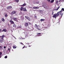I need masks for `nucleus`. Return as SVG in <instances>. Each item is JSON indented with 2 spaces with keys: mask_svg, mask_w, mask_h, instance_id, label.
<instances>
[{
  "mask_svg": "<svg viewBox=\"0 0 64 64\" xmlns=\"http://www.w3.org/2000/svg\"><path fill=\"white\" fill-rule=\"evenodd\" d=\"M23 10L24 11H26L27 10H26V8H23Z\"/></svg>",
  "mask_w": 64,
  "mask_h": 64,
  "instance_id": "nucleus-18",
  "label": "nucleus"
},
{
  "mask_svg": "<svg viewBox=\"0 0 64 64\" xmlns=\"http://www.w3.org/2000/svg\"><path fill=\"white\" fill-rule=\"evenodd\" d=\"M41 34V33H40V34Z\"/></svg>",
  "mask_w": 64,
  "mask_h": 64,
  "instance_id": "nucleus-56",
  "label": "nucleus"
},
{
  "mask_svg": "<svg viewBox=\"0 0 64 64\" xmlns=\"http://www.w3.org/2000/svg\"><path fill=\"white\" fill-rule=\"evenodd\" d=\"M11 49V47H10V48H8V50H9V52H10Z\"/></svg>",
  "mask_w": 64,
  "mask_h": 64,
  "instance_id": "nucleus-12",
  "label": "nucleus"
},
{
  "mask_svg": "<svg viewBox=\"0 0 64 64\" xmlns=\"http://www.w3.org/2000/svg\"><path fill=\"white\" fill-rule=\"evenodd\" d=\"M59 12H60V13H62V10H60V11Z\"/></svg>",
  "mask_w": 64,
  "mask_h": 64,
  "instance_id": "nucleus-35",
  "label": "nucleus"
},
{
  "mask_svg": "<svg viewBox=\"0 0 64 64\" xmlns=\"http://www.w3.org/2000/svg\"><path fill=\"white\" fill-rule=\"evenodd\" d=\"M37 7H34L33 8H37Z\"/></svg>",
  "mask_w": 64,
  "mask_h": 64,
  "instance_id": "nucleus-38",
  "label": "nucleus"
},
{
  "mask_svg": "<svg viewBox=\"0 0 64 64\" xmlns=\"http://www.w3.org/2000/svg\"><path fill=\"white\" fill-rule=\"evenodd\" d=\"M25 18H26V19L28 20H29L30 21V18L28 16H25Z\"/></svg>",
  "mask_w": 64,
  "mask_h": 64,
  "instance_id": "nucleus-5",
  "label": "nucleus"
},
{
  "mask_svg": "<svg viewBox=\"0 0 64 64\" xmlns=\"http://www.w3.org/2000/svg\"><path fill=\"white\" fill-rule=\"evenodd\" d=\"M26 48H27V47H25Z\"/></svg>",
  "mask_w": 64,
  "mask_h": 64,
  "instance_id": "nucleus-55",
  "label": "nucleus"
},
{
  "mask_svg": "<svg viewBox=\"0 0 64 64\" xmlns=\"http://www.w3.org/2000/svg\"><path fill=\"white\" fill-rule=\"evenodd\" d=\"M56 4H58V5H59L58 4V0H56Z\"/></svg>",
  "mask_w": 64,
  "mask_h": 64,
  "instance_id": "nucleus-11",
  "label": "nucleus"
},
{
  "mask_svg": "<svg viewBox=\"0 0 64 64\" xmlns=\"http://www.w3.org/2000/svg\"><path fill=\"white\" fill-rule=\"evenodd\" d=\"M51 0L50 1V3H53L54 2V0Z\"/></svg>",
  "mask_w": 64,
  "mask_h": 64,
  "instance_id": "nucleus-19",
  "label": "nucleus"
},
{
  "mask_svg": "<svg viewBox=\"0 0 64 64\" xmlns=\"http://www.w3.org/2000/svg\"><path fill=\"white\" fill-rule=\"evenodd\" d=\"M4 48L5 49L6 48V46H4Z\"/></svg>",
  "mask_w": 64,
  "mask_h": 64,
  "instance_id": "nucleus-43",
  "label": "nucleus"
},
{
  "mask_svg": "<svg viewBox=\"0 0 64 64\" xmlns=\"http://www.w3.org/2000/svg\"><path fill=\"white\" fill-rule=\"evenodd\" d=\"M16 48V46L15 45L14 46H13V48L14 49H15Z\"/></svg>",
  "mask_w": 64,
  "mask_h": 64,
  "instance_id": "nucleus-20",
  "label": "nucleus"
},
{
  "mask_svg": "<svg viewBox=\"0 0 64 64\" xmlns=\"http://www.w3.org/2000/svg\"><path fill=\"white\" fill-rule=\"evenodd\" d=\"M22 10H23V8H20V10H21V11H22Z\"/></svg>",
  "mask_w": 64,
  "mask_h": 64,
  "instance_id": "nucleus-41",
  "label": "nucleus"
},
{
  "mask_svg": "<svg viewBox=\"0 0 64 64\" xmlns=\"http://www.w3.org/2000/svg\"><path fill=\"white\" fill-rule=\"evenodd\" d=\"M48 1V2H50V1L51 0H47Z\"/></svg>",
  "mask_w": 64,
  "mask_h": 64,
  "instance_id": "nucleus-39",
  "label": "nucleus"
},
{
  "mask_svg": "<svg viewBox=\"0 0 64 64\" xmlns=\"http://www.w3.org/2000/svg\"><path fill=\"white\" fill-rule=\"evenodd\" d=\"M7 32V30H6V29L5 28H4L3 29V30H2V32Z\"/></svg>",
  "mask_w": 64,
  "mask_h": 64,
  "instance_id": "nucleus-9",
  "label": "nucleus"
},
{
  "mask_svg": "<svg viewBox=\"0 0 64 64\" xmlns=\"http://www.w3.org/2000/svg\"><path fill=\"white\" fill-rule=\"evenodd\" d=\"M37 3V4H38L39 3V2H38V3Z\"/></svg>",
  "mask_w": 64,
  "mask_h": 64,
  "instance_id": "nucleus-51",
  "label": "nucleus"
},
{
  "mask_svg": "<svg viewBox=\"0 0 64 64\" xmlns=\"http://www.w3.org/2000/svg\"><path fill=\"white\" fill-rule=\"evenodd\" d=\"M1 20H0V23H1Z\"/></svg>",
  "mask_w": 64,
  "mask_h": 64,
  "instance_id": "nucleus-52",
  "label": "nucleus"
},
{
  "mask_svg": "<svg viewBox=\"0 0 64 64\" xmlns=\"http://www.w3.org/2000/svg\"><path fill=\"white\" fill-rule=\"evenodd\" d=\"M25 46L24 45V47H23V48H22V49L23 48H24L25 47Z\"/></svg>",
  "mask_w": 64,
  "mask_h": 64,
  "instance_id": "nucleus-37",
  "label": "nucleus"
},
{
  "mask_svg": "<svg viewBox=\"0 0 64 64\" xmlns=\"http://www.w3.org/2000/svg\"><path fill=\"white\" fill-rule=\"evenodd\" d=\"M12 8V6H8L7 8Z\"/></svg>",
  "mask_w": 64,
  "mask_h": 64,
  "instance_id": "nucleus-15",
  "label": "nucleus"
},
{
  "mask_svg": "<svg viewBox=\"0 0 64 64\" xmlns=\"http://www.w3.org/2000/svg\"><path fill=\"white\" fill-rule=\"evenodd\" d=\"M60 15H61V17H62V15H63V13H60Z\"/></svg>",
  "mask_w": 64,
  "mask_h": 64,
  "instance_id": "nucleus-23",
  "label": "nucleus"
},
{
  "mask_svg": "<svg viewBox=\"0 0 64 64\" xmlns=\"http://www.w3.org/2000/svg\"><path fill=\"white\" fill-rule=\"evenodd\" d=\"M40 33H38L37 34V36H40Z\"/></svg>",
  "mask_w": 64,
  "mask_h": 64,
  "instance_id": "nucleus-21",
  "label": "nucleus"
},
{
  "mask_svg": "<svg viewBox=\"0 0 64 64\" xmlns=\"http://www.w3.org/2000/svg\"><path fill=\"white\" fill-rule=\"evenodd\" d=\"M4 16L5 17H7L8 16V15L7 14H5Z\"/></svg>",
  "mask_w": 64,
  "mask_h": 64,
  "instance_id": "nucleus-25",
  "label": "nucleus"
},
{
  "mask_svg": "<svg viewBox=\"0 0 64 64\" xmlns=\"http://www.w3.org/2000/svg\"><path fill=\"white\" fill-rule=\"evenodd\" d=\"M28 22H26L24 24L25 27H27L28 26Z\"/></svg>",
  "mask_w": 64,
  "mask_h": 64,
  "instance_id": "nucleus-7",
  "label": "nucleus"
},
{
  "mask_svg": "<svg viewBox=\"0 0 64 64\" xmlns=\"http://www.w3.org/2000/svg\"><path fill=\"white\" fill-rule=\"evenodd\" d=\"M53 14H54V12H52V15H53Z\"/></svg>",
  "mask_w": 64,
  "mask_h": 64,
  "instance_id": "nucleus-42",
  "label": "nucleus"
},
{
  "mask_svg": "<svg viewBox=\"0 0 64 64\" xmlns=\"http://www.w3.org/2000/svg\"><path fill=\"white\" fill-rule=\"evenodd\" d=\"M59 8H57V9H54V10H58Z\"/></svg>",
  "mask_w": 64,
  "mask_h": 64,
  "instance_id": "nucleus-29",
  "label": "nucleus"
},
{
  "mask_svg": "<svg viewBox=\"0 0 64 64\" xmlns=\"http://www.w3.org/2000/svg\"><path fill=\"white\" fill-rule=\"evenodd\" d=\"M4 58H7V56H5Z\"/></svg>",
  "mask_w": 64,
  "mask_h": 64,
  "instance_id": "nucleus-36",
  "label": "nucleus"
},
{
  "mask_svg": "<svg viewBox=\"0 0 64 64\" xmlns=\"http://www.w3.org/2000/svg\"><path fill=\"white\" fill-rule=\"evenodd\" d=\"M30 46H30V45H29L28 46V47H30Z\"/></svg>",
  "mask_w": 64,
  "mask_h": 64,
  "instance_id": "nucleus-49",
  "label": "nucleus"
},
{
  "mask_svg": "<svg viewBox=\"0 0 64 64\" xmlns=\"http://www.w3.org/2000/svg\"><path fill=\"white\" fill-rule=\"evenodd\" d=\"M24 17H23L22 18H21V20H24Z\"/></svg>",
  "mask_w": 64,
  "mask_h": 64,
  "instance_id": "nucleus-31",
  "label": "nucleus"
},
{
  "mask_svg": "<svg viewBox=\"0 0 64 64\" xmlns=\"http://www.w3.org/2000/svg\"><path fill=\"white\" fill-rule=\"evenodd\" d=\"M4 40V39L1 38L0 40V42L2 43V42H3V40Z\"/></svg>",
  "mask_w": 64,
  "mask_h": 64,
  "instance_id": "nucleus-10",
  "label": "nucleus"
},
{
  "mask_svg": "<svg viewBox=\"0 0 64 64\" xmlns=\"http://www.w3.org/2000/svg\"><path fill=\"white\" fill-rule=\"evenodd\" d=\"M0 49L1 50H2V49H3V48L2 46H0Z\"/></svg>",
  "mask_w": 64,
  "mask_h": 64,
  "instance_id": "nucleus-24",
  "label": "nucleus"
},
{
  "mask_svg": "<svg viewBox=\"0 0 64 64\" xmlns=\"http://www.w3.org/2000/svg\"><path fill=\"white\" fill-rule=\"evenodd\" d=\"M40 12L42 11V10H40Z\"/></svg>",
  "mask_w": 64,
  "mask_h": 64,
  "instance_id": "nucleus-54",
  "label": "nucleus"
},
{
  "mask_svg": "<svg viewBox=\"0 0 64 64\" xmlns=\"http://www.w3.org/2000/svg\"><path fill=\"white\" fill-rule=\"evenodd\" d=\"M21 8H23L24 7V6L23 5H21L20 6Z\"/></svg>",
  "mask_w": 64,
  "mask_h": 64,
  "instance_id": "nucleus-17",
  "label": "nucleus"
},
{
  "mask_svg": "<svg viewBox=\"0 0 64 64\" xmlns=\"http://www.w3.org/2000/svg\"><path fill=\"white\" fill-rule=\"evenodd\" d=\"M34 18H35L36 19L37 18V16H35Z\"/></svg>",
  "mask_w": 64,
  "mask_h": 64,
  "instance_id": "nucleus-40",
  "label": "nucleus"
},
{
  "mask_svg": "<svg viewBox=\"0 0 64 64\" xmlns=\"http://www.w3.org/2000/svg\"><path fill=\"white\" fill-rule=\"evenodd\" d=\"M29 23H28V24H29L30 25L31 24V23H30V22H29Z\"/></svg>",
  "mask_w": 64,
  "mask_h": 64,
  "instance_id": "nucleus-45",
  "label": "nucleus"
},
{
  "mask_svg": "<svg viewBox=\"0 0 64 64\" xmlns=\"http://www.w3.org/2000/svg\"><path fill=\"white\" fill-rule=\"evenodd\" d=\"M4 36H5L4 35H3L2 36H1L2 38H1L3 39V38L4 37Z\"/></svg>",
  "mask_w": 64,
  "mask_h": 64,
  "instance_id": "nucleus-16",
  "label": "nucleus"
},
{
  "mask_svg": "<svg viewBox=\"0 0 64 64\" xmlns=\"http://www.w3.org/2000/svg\"><path fill=\"white\" fill-rule=\"evenodd\" d=\"M60 13H61L60 12H58L57 14V16H59Z\"/></svg>",
  "mask_w": 64,
  "mask_h": 64,
  "instance_id": "nucleus-13",
  "label": "nucleus"
},
{
  "mask_svg": "<svg viewBox=\"0 0 64 64\" xmlns=\"http://www.w3.org/2000/svg\"><path fill=\"white\" fill-rule=\"evenodd\" d=\"M14 36V38H15V37L14 36Z\"/></svg>",
  "mask_w": 64,
  "mask_h": 64,
  "instance_id": "nucleus-53",
  "label": "nucleus"
},
{
  "mask_svg": "<svg viewBox=\"0 0 64 64\" xmlns=\"http://www.w3.org/2000/svg\"><path fill=\"white\" fill-rule=\"evenodd\" d=\"M62 11H64V8H62Z\"/></svg>",
  "mask_w": 64,
  "mask_h": 64,
  "instance_id": "nucleus-32",
  "label": "nucleus"
},
{
  "mask_svg": "<svg viewBox=\"0 0 64 64\" xmlns=\"http://www.w3.org/2000/svg\"><path fill=\"white\" fill-rule=\"evenodd\" d=\"M60 8V6H59L58 8Z\"/></svg>",
  "mask_w": 64,
  "mask_h": 64,
  "instance_id": "nucleus-50",
  "label": "nucleus"
},
{
  "mask_svg": "<svg viewBox=\"0 0 64 64\" xmlns=\"http://www.w3.org/2000/svg\"><path fill=\"white\" fill-rule=\"evenodd\" d=\"M13 20L17 22H18V19H17V18H13Z\"/></svg>",
  "mask_w": 64,
  "mask_h": 64,
  "instance_id": "nucleus-2",
  "label": "nucleus"
},
{
  "mask_svg": "<svg viewBox=\"0 0 64 64\" xmlns=\"http://www.w3.org/2000/svg\"><path fill=\"white\" fill-rule=\"evenodd\" d=\"M58 16L57 15V14H54V16H52L53 18H56V17Z\"/></svg>",
  "mask_w": 64,
  "mask_h": 64,
  "instance_id": "nucleus-4",
  "label": "nucleus"
},
{
  "mask_svg": "<svg viewBox=\"0 0 64 64\" xmlns=\"http://www.w3.org/2000/svg\"><path fill=\"white\" fill-rule=\"evenodd\" d=\"M58 2H59L58 3V4H60V2H62V1L61 0H59Z\"/></svg>",
  "mask_w": 64,
  "mask_h": 64,
  "instance_id": "nucleus-26",
  "label": "nucleus"
},
{
  "mask_svg": "<svg viewBox=\"0 0 64 64\" xmlns=\"http://www.w3.org/2000/svg\"><path fill=\"white\" fill-rule=\"evenodd\" d=\"M16 11H14L12 12L10 14L11 15H13L14 14H16Z\"/></svg>",
  "mask_w": 64,
  "mask_h": 64,
  "instance_id": "nucleus-1",
  "label": "nucleus"
},
{
  "mask_svg": "<svg viewBox=\"0 0 64 64\" xmlns=\"http://www.w3.org/2000/svg\"><path fill=\"white\" fill-rule=\"evenodd\" d=\"M34 27H35V28H36L38 30H40V29L38 28V26H37V25L36 24H35Z\"/></svg>",
  "mask_w": 64,
  "mask_h": 64,
  "instance_id": "nucleus-6",
  "label": "nucleus"
},
{
  "mask_svg": "<svg viewBox=\"0 0 64 64\" xmlns=\"http://www.w3.org/2000/svg\"><path fill=\"white\" fill-rule=\"evenodd\" d=\"M2 57V56L1 55H0V58H1Z\"/></svg>",
  "mask_w": 64,
  "mask_h": 64,
  "instance_id": "nucleus-48",
  "label": "nucleus"
},
{
  "mask_svg": "<svg viewBox=\"0 0 64 64\" xmlns=\"http://www.w3.org/2000/svg\"><path fill=\"white\" fill-rule=\"evenodd\" d=\"M43 6L42 7H44V8H46V3L45 2H44L43 3Z\"/></svg>",
  "mask_w": 64,
  "mask_h": 64,
  "instance_id": "nucleus-3",
  "label": "nucleus"
},
{
  "mask_svg": "<svg viewBox=\"0 0 64 64\" xmlns=\"http://www.w3.org/2000/svg\"><path fill=\"white\" fill-rule=\"evenodd\" d=\"M2 53L1 52H0V55H2Z\"/></svg>",
  "mask_w": 64,
  "mask_h": 64,
  "instance_id": "nucleus-34",
  "label": "nucleus"
},
{
  "mask_svg": "<svg viewBox=\"0 0 64 64\" xmlns=\"http://www.w3.org/2000/svg\"><path fill=\"white\" fill-rule=\"evenodd\" d=\"M13 27H16V25L15 24H14V25H13Z\"/></svg>",
  "mask_w": 64,
  "mask_h": 64,
  "instance_id": "nucleus-27",
  "label": "nucleus"
},
{
  "mask_svg": "<svg viewBox=\"0 0 64 64\" xmlns=\"http://www.w3.org/2000/svg\"><path fill=\"white\" fill-rule=\"evenodd\" d=\"M40 20L41 22L44 21L45 20L44 19H41Z\"/></svg>",
  "mask_w": 64,
  "mask_h": 64,
  "instance_id": "nucleus-22",
  "label": "nucleus"
},
{
  "mask_svg": "<svg viewBox=\"0 0 64 64\" xmlns=\"http://www.w3.org/2000/svg\"><path fill=\"white\" fill-rule=\"evenodd\" d=\"M20 43L21 44H23V45H24V44H23V43L22 42H20Z\"/></svg>",
  "mask_w": 64,
  "mask_h": 64,
  "instance_id": "nucleus-44",
  "label": "nucleus"
},
{
  "mask_svg": "<svg viewBox=\"0 0 64 64\" xmlns=\"http://www.w3.org/2000/svg\"><path fill=\"white\" fill-rule=\"evenodd\" d=\"M22 5L23 6H26V4H24Z\"/></svg>",
  "mask_w": 64,
  "mask_h": 64,
  "instance_id": "nucleus-30",
  "label": "nucleus"
},
{
  "mask_svg": "<svg viewBox=\"0 0 64 64\" xmlns=\"http://www.w3.org/2000/svg\"><path fill=\"white\" fill-rule=\"evenodd\" d=\"M10 22L11 23V24H14V22L12 20H10Z\"/></svg>",
  "mask_w": 64,
  "mask_h": 64,
  "instance_id": "nucleus-8",
  "label": "nucleus"
},
{
  "mask_svg": "<svg viewBox=\"0 0 64 64\" xmlns=\"http://www.w3.org/2000/svg\"><path fill=\"white\" fill-rule=\"evenodd\" d=\"M1 20L2 21L4 22L5 21V20L3 18H2L1 19Z\"/></svg>",
  "mask_w": 64,
  "mask_h": 64,
  "instance_id": "nucleus-14",
  "label": "nucleus"
},
{
  "mask_svg": "<svg viewBox=\"0 0 64 64\" xmlns=\"http://www.w3.org/2000/svg\"><path fill=\"white\" fill-rule=\"evenodd\" d=\"M18 27H20V28H21V25L20 26H19Z\"/></svg>",
  "mask_w": 64,
  "mask_h": 64,
  "instance_id": "nucleus-46",
  "label": "nucleus"
},
{
  "mask_svg": "<svg viewBox=\"0 0 64 64\" xmlns=\"http://www.w3.org/2000/svg\"><path fill=\"white\" fill-rule=\"evenodd\" d=\"M14 1H15L17 3L19 2V0H14Z\"/></svg>",
  "mask_w": 64,
  "mask_h": 64,
  "instance_id": "nucleus-28",
  "label": "nucleus"
},
{
  "mask_svg": "<svg viewBox=\"0 0 64 64\" xmlns=\"http://www.w3.org/2000/svg\"><path fill=\"white\" fill-rule=\"evenodd\" d=\"M2 29H0V32H2Z\"/></svg>",
  "mask_w": 64,
  "mask_h": 64,
  "instance_id": "nucleus-33",
  "label": "nucleus"
},
{
  "mask_svg": "<svg viewBox=\"0 0 64 64\" xmlns=\"http://www.w3.org/2000/svg\"><path fill=\"white\" fill-rule=\"evenodd\" d=\"M20 28L19 26L17 27V28Z\"/></svg>",
  "mask_w": 64,
  "mask_h": 64,
  "instance_id": "nucleus-47",
  "label": "nucleus"
}]
</instances>
